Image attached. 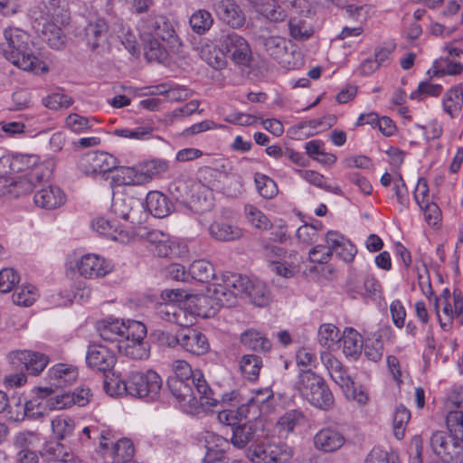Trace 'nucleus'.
Instances as JSON below:
<instances>
[{"label": "nucleus", "mask_w": 463, "mask_h": 463, "mask_svg": "<svg viewBox=\"0 0 463 463\" xmlns=\"http://www.w3.org/2000/svg\"><path fill=\"white\" fill-rule=\"evenodd\" d=\"M118 161L115 156L106 152H91L83 156L79 161L80 170L87 175H101L115 171Z\"/></svg>", "instance_id": "a211bd4d"}, {"label": "nucleus", "mask_w": 463, "mask_h": 463, "mask_svg": "<svg viewBox=\"0 0 463 463\" xmlns=\"http://www.w3.org/2000/svg\"><path fill=\"white\" fill-rule=\"evenodd\" d=\"M162 379L155 371L134 372L128 374L129 396L153 401L159 395Z\"/></svg>", "instance_id": "6e6552de"}, {"label": "nucleus", "mask_w": 463, "mask_h": 463, "mask_svg": "<svg viewBox=\"0 0 463 463\" xmlns=\"http://www.w3.org/2000/svg\"><path fill=\"white\" fill-rule=\"evenodd\" d=\"M380 288V283L372 275L354 277L346 284V291L353 298L375 296Z\"/></svg>", "instance_id": "2f4dec72"}, {"label": "nucleus", "mask_w": 463, "mask_h": 463, "mask_svg": "<svg viewBox=\"0 0 463 463\" xmlns=\"http://www.w3.org/2000/svg\"><path fill=\"white\" fill-rule=\"evenodd\" d=\"M33 396L25 402V412L16 416V419L38 420L49 413L47 387H38L33 390Z\"/></svg>", "instance_id": "c756f323"}, {"label": "nucleus", "mask_w": 463, "mask_h": 463, "mask_svg": "<svg viewBox=\"0 0 463 463\" xmlns=\"http://www.w3.org/2000/svg\"><path fill=\"white\" fill-rule=\"evenodd\" d=\"M33 16L39 24L52 22L68 24L70 22L68 3L66 0H42L33 11Z\"/></svg>", "instance_id": "4468645a"}, {"label": "nucleus", "mask_w": 463, "mask_h": 463, "mask_svg": "<svg viewBox=\"0 0 463 463\" xmlns=\"http://www.w3.org/2000/svg\"><path fill=\"white\" fill-rule=\"evenodd\" d=\"M438 319L441 328L448 331L454 319L463 324V298L459 293L450 295L448 289L436 299Z\"/></svg>", "instance_id": "9b49d317"}, {"label": "nucleus", "mask_w": 463, "mask_h": 463, "mask_svg": "<svg viewBox=\"0 0 463 463\" xmlns=\"http://www.w3.org/2000/svg\"><path fill=\"white\" fill-rule=\"evenodd\" d=\"M221 402L223 409L217 416L221 423L234 427L242 418L248 416V409L241 403L236 392L223 394Z\"/></svg>", "instance_id": "6ab92c4d"}, {"label": "nucleus", "mask_w": 463, "mask_h": 463, "mask_svg": "<svg viewBox=\"0 0 463 463\" xmlns=\"http://www.w3.org/2000/svg\"><path fill=\"white\" fill-rule=\"evenodd\" d=\"M244 215L247 222L255 229L267 231L272 227L269 218L253 204L244 206Z\"/></svg>", "instance_id": "bf43d9fd"}, {"label": "nucleus", "mask_w": 463, "mask_h": 463, "mask_svg": "<svg viewBox=\"0 0 463 463\" xmlns=\"http://www.w3.org/2000/svg\"><path fill=\"white\" fill-rule=\"evenodd\" d=\"M67 200L64 191L56 184H47L34 194L35 204L45 210H55L65 204Z\"/></svg>", "instance_id": "c85d7f7f"}, {"label": "nucleus", "mask_w": 463, "mask_h": 463, "mask_svg": "<svg viewBox=\"0 0 463 463\" xmlns=\"http://www.w3.org/2000/svg\"><path fill=\"white\" fill-rule=\"evenodd\" d=\"M110 435L107 439L99 440L97 449V463H132L135 449L128 439H120L116 442L110 441Z\"/></svg>", "instance_id": "1a4fd4ad"}, {"label": "nucleus", "mask_w": 463, "mask_h": 463, "mask_svg": "<svg viewBox=\"0 0 463 463\" xmlns=\"http://www.w3.org/2000/svg\"><path fill=\"white\" fill-rule=\"evenodd\" d=\"M43 163L35 154L6 153L0 157V175H43Z\"/></svg>", "instance_id": "0eeeda50"}, {"label": "nucleus", "mask_w": 463, "mask_h": 463, "mask_svg": "<svg viewBox=\"0 0 463 463\" xmlns=\"http://www.w3.org/2000/svg\"><path fill=\"white\" fill-rule=\"evenodd\" d=\"M259 42L263 45L269 55L286 66L285 60L282 59L287 52L285 38L279 35L260 36Z\"/></svg>", "instance_id": "8fccbe9b"}, {"label": "nucleus", "mask_w": 463, "mask_h": 463, "mask_svg": "<svg viewBox=\"0 0 463 463\" xmlns=\"http://www.w3.org/2000/svg\"><path fill=\"white\" fill-rule=\"evenodd\" d=\"M76 427V422L71 417L61 414L53 417L51 420V428L53 437L61 440L70 437Z\"/></svg>", "instance_id": "3c124183"}, {"label": "nucleus", "mask_w": 463, "mask_h": 463, "mask_svg": "<svg viewBox=\"0 0 463 463\" xmlns=\"http://www.w3.org/2000/svg\"><path fill=\"white\" fill-rule=\"evenodd\" d=\"M322 376L311 369H299L295 383V389L304 398L309 391L317 387L318 383H322Z\"/></svg>", "instance_id": "603ef678"}, {"label": "nucleus", "mask_w": 463, "mask_h": 463, "mask_svg": "<svg viewBox=\"0 0 463 463\" xmlns=\"http://www.w3.org/2000/svg\"><path fill=\"white\" fill-rule=\"evenodd\" d=\"M330 255L335 254L345 262H352L357 253L355 245L344 234L336 231H328L325 238Z\"/></svg>", "instance_id": "5701e85b"}, {"label": "nucleus", "mask_w": 463, "mask_h": 463, "mask_svg": "<svg viewBox=\"0 0 463 463\" xmlns=\"http://www.w3.org/2000/svg\"><path fill=\"white\" fill-rule=\"evenodd\" d=\"M260 15L270 22H281L287 17L280 0H247Z\"/></svg>", "instance_id": "79ce46f5"}, {"label": "nucleus", "mask_w": 463, "mask_h": 463, "mask_svg": "<svg viewBox=\"0 0 463 463\" xmlns=\"http://www.w3.org/2000/svg\"><path fill=\"white\" fill-rule=\"evenodd\" d=\"M139 321L132 319H120L115 317H108L97 323V330L100 337L110 343H115V347L119 342H122L129 335V326L131 323H138Z\"/></svg>", "instance_id": "aec40b11"}, {"label": "nucleus", "mask_w": 463, "mask_h": 463, "mask_svg": "<svg viewBox=\"0 0 463 463\" xmlns=\"http://www.w3.org/2000/svg\"><path fill=\"white\" fill-rule=\"evenodd\" d=\"M210 237L217 241H232L243 235V231L238 225L225 220H215L208 227Z\"/></svg>", "instance_id": "e433bc0d"}, {"label": "nucleus", "mask_w": 463, "mask_h": 463, "mask_svg": "<svg viewBox=\"0 0 463 463\" xmlns=\"http://www.w3.org/2000/svg\"><path fill=\"white\" fill-rule=\"evenodd\" d=\"M303 399L322 411L331 410L335 402L334 395L324 378Z\"/></svg>", "instance_id": "58836bf2"}, {"label": "nucleus", "mask_w": 463, "mask_h": 463, "mask_svg": "<svg viewBox=\"0 0 463 463\" xmlns=\"http://www.w3.org/2000/svg\"><path fill=\"white\" fill-rule=\"evenodd\" d=\"M172 369L174 374L168 378L167 384L181 411L196 414L201 408L217 406L219 402L212 397L210 386L201 371L192 370L184 360L174 361Z\"/></svg>", "instance_id": "f257e3e1"}, {"label": "nucleus", "mask_w": 463, "mask_h": 463, "mask_svg": "<svg viewBox=\"0 0 463 463\" xmlns=\"http://www.w3.org/2000/svg\"><path fill=\"white\" fill-rule=\"evenodd\" d=\"M291 449L283 444H260L249 449L247 457L253 463H279L290 458Z\"/></svg>", "instance_id": "2eb2a0df"}, {"label": "nucleus", "mask_w": 463, "mask_h": 463, "mask_svg": "<svg viewBox=\"0 0 463 463\" xmlns=\"http://www.w3.org/2000/svg\"><path fill=\"white\" fill-rule=\"evenodd\" d=\"M145 240L149 250L159 257H181L188 252V246L184 240L172 237L159 230L147 232Z\"/></svg>", "instance_id": "9d476101"}, {"label": "nucleus", "mask_w": 463, "mask_h": 463, "mask_svg": "<svg viewBox=\"0 0 463 463\" xmlns=\"http://www.w3.org/2000/svg\"><path fill=\"white\" fill-rule=\"evenodd\" d=\"M91 230L108 240L128 244L135 240L136 232L133 225L122 223L109 213L108 216H98L91 221Z\"/></svg>", "instance_id": "423d86ee"}, {"label": "nucleus", "mask_w": 463, "mask_h": 463, "mask_svg": "<svg viewBox=\"0 0 463 463\" xmlns=\"http://www.w3.org/2000/svg\"><path fill=\"white\" fill-rule=\"evenodd\" d=\"M191 203L198 204L196 212H203L213 206V193L201 183H194L192 185Z\"/></svg>", "instance_id": "052dcab7"}, {"label": "nucleus", "mask_w": 463, "mask_h": 463, "mask_svg": "<svg viewBox=\"0 0 463 463\" xmlns=\"http://www.w3.org/2000/svg\"><path fill=\"white\" fill-rule=\"evenodd\" d=\"M41 178L39 173H35L33 176L28 174L9 175V194L14 197L28 194Z\"/></svg>", "instance_id": "37998d69"}, {"label": "nucleus", "mask_w": 463, "mask_h": 463, "mask_svg": "<svg viewBox=\"0 0 463 463\" xmlns=\"http://www.w3.org/2000/svg\"><path fill=\"white\" fill-rule=\"evenodd\" d=\"M37 436L33 432L22 433L17 438V446L20 448L15 456V463H39V456L36 451L27 448Z\"/></svg>", "instance_id": "de8ad7c7"}, {"label": "nucleus", "mask_w": 463, "mask_h": 463, "mask_svg": "<svg viewBox=\"0 0 463 463\" xmlns=\"http://www.w3.org/2000/svg\"><path fill=\"white\" fill-rule=\"evenodd\" d=\"M266 437L267 433L261 420L256 419L254 421L234 427L232 442L235 447L241 449L250 441H257Z\"/></svg>", "instance_id": "a878e982"}, {"label": "nucleus", "mask_w": 463, "mask_h": 463, "mask_svg": "<svg viewBox=\"0 0 463 463\" xmlns=\"http://www.w3.org/2000/svg\"><path fill=\"white\" fill-rule=\"evenodd\" d=\"M39 24L42 25V39L51 48L59 50L64 46L66 36L63 33V27L67 24L52 22H43Z\"/></svg>", "instance_id": "c03bdc74"}, {"label": "nucleus", "mask_w": 463, "mask_h": 463, "mask_svg": "<svg viewBox=\"0 0 463 463\" xmlns=\"http://www.w3.org/2000/svg\"><path fill=\"white\" fill-rule=\"evenodd\" d=\"M222 49L237 65L248 66L252 59V52L248 41L241 35L232 32L222 40Z\"/></svg>", "instance_id": "f3484780"}, {"label": "nucleus", "mask_w": 463, "mask_h": 463, "mask_svg": "<svg viewBox=\"0 0 463 463\" xmlns=\"http://www.w3.org/2000/svg\"><path fill=\"white\" fill-rule=\"evenodd\" d=\"M145 206L156 218H165L173 212V203L169 198L159 191H150L146 194Z\"/></svg>", "instance_id": "ea45409f"}, {"label": "nucleus", "mask_w": 463, "mask_h": 463, "mask_svg": "<svg viewBox=\"0 0 463 463\" xmlns=\"http://www.w3.org/2000/svg\"><path fill=\"white\" fill-rule=\"evenodd\" d=\"M166 169V162L159 159L144 161L133 166H121L113 172L110 184L112 187L144 185Z\"/></svg>", "instance_id": "39448f33"}, {"label": "nucleus", "mask_w": 463, "mask_h": 463, "mask_svg": "<svg viewBox=\"0 0 463 463\" xmlns=\"http://www.w3.org/2000/svg\"><path fill=\"white\" fill-rule=\"evenodd\" d=\"M79 377L78 367L72 364L58 363L51 366L46 380L51 387L65 388L73 384Z\"/></svg>", "instance_id": "bb28decb"}, {"label": "nucleus", "mask_w": 463, "mask_h": 463, "mask_svg": "<svg viewBox=\"0 0 463 463\" xmlns=\"http://www.w3.org/2000/svg\"><path fill=\"white\" fill-rule=\"evenodd\" d=\"M273 400V392L269 388H265L252 392L251 396L244 405L248 409V413L253 411L252 416L256 417L257 412L267 414L271 411Z\"/></svg>", "instance_id": "a19ab883"}, {"label": "nucleus", "mask_w": 463, "mask_h": 463, "mask_svg": "<svg viewBox=\"0 0 463 463\" xmlns=\"http://www.w3.org/2000/svg\"><path fill=\"white\" fill-rule=\"evenodd\" d=\"M343 353L350 359L356 360L362 353V335L354 328L346 327L341 335Z\"/></svg>", "instance_id": "a18cd8bd"}, {"label": "nucleus", "mask_w": 463, "mask_h": 463, "mask_svg": "<svg viewBox=\"0 0 463 463\" xmlns=\"http://www.w3.org/2000/svg\"><path fill=\"white\" fill-rule=\"evenodd\" d=\"M85 41L92 51L109 47L113 42V33L108 35V25L104 19L98 18L88 24L84 30Z\"/></svg>", "instance_id": "b1692460"}, {"label": "nucleus", "mask_w": 463, "mask_h": 463, "mask_svg": "<svg viewBox=\"0 0 463 463\" xmlns=\"http://www.w3.org/2000/svg\"><path fill=\"white\" fill-rule=\"evenodd\" d=\"M404 276L411 282L413 288L416 280L424 296L429 297L432 294L428 269L424 264H415L413 267L405 270Z\"/></svg>", "instance_id": "49530a36"}, {"label": "nucleus", "mask_w": 463, "mask_h": 463, "mask_svg": "<svg viewBox=\"0 0 463 463\" xmlns=\"http://www.w3.org/2000/svg\"><path fill=\"white\" fill-rule=\"evenodd\" d=\"M64 265L68 278L86 280L101 279L115 270V263L111 259L96 252H73L67 256Z\"/></svg>", "instance_id": "20e7f679"}, {"label": "nucleus", "mask_w": 463, "mask_h": 463, "mask_svg": "<svg viewBox=\"0 0 463 463\" xmlns=\"http://www.w3.org/2000/svg\"><path fill=\"white\" fill-rule=\"evenodd\" d=\"M245 279L236 273L226 272L206 288V294H191L186 302V312L193 316L210 317L222 306L234 305V297L244 289Z\"/></svg>", "instance_id": "f03ea898"}, {"label": "nucleus", "mask_w": 463, "mask_h": 463, "mask_svg": "<svg viewBox=\"0 0 463 463\" xmlns=\"http://www.w3.org/2000/svg\"><path fill=\"white\" fill-rule=\"evenodd\" d=\"M443 109L451 118L458 115L463 105V90L459 86L451 88L442 100Z\"/></svg>", "instance_id": "6e6d98bb"}, {"label": "nucleus", "mask_w": 463, "mask_h": 463, "mask_svg": "<svg viewBox=\"0 0 463 463\" xmlns=\"http://www.w3.org/2000/svg\"><path fill=\"white\" fill-rule=\"evenodd\" d=\"M138 28L141 37H152L164 42H171L176 36L172 24L164 15H148L140 22Z\"/></svg>", "instance_id": "dca6fc26"}, {"label": "nucleus", "mask_w": 463, "mask_h": 463, "mask_svg": "<svg viewBox=\"0 0 463 463\" xmlns=\"http://www.w3.org/2000/svg\"><path fill=\"white\" fill-rule=\"evenodd\" d=\"M269 266L273 272L284 278H291L299 270V261L297 253L289 254V260H270Z\"/></svg>", "instance_id": "680f3d73"}, {"label": "nucleus", "mask_w": 463, "mask_h": 463, "mask_svg": "<svg viewBox=\"0 0 463 463\" xmlns=\"http://www.w3.org/2000/svg\"><path fill=\"white\" fill-rule=\"evenodd\" d=\"M197 439L203 443L206 450L203 459V463H213L222 458L225 447L228 444L225 439L207 430L198 433Z\"/></svg>", "instance_id": "cd10ccee"}, {"label": "nucleus", "mask_w": 463, "mask_h": 463, "mask_svg": "<svg viewBox=\"0 0 463 463\" xmlns=\"http://www.w3.org/2000/svg\"><path fill=\"white\" fill-rule=\"evenodd\" d=\"M213 24L212 14L205 9L194 11L189 18V25L192 31L199 35L206 33Z\"/></svg>", "instance_id": "4d7b16f0"}, {"label": "nucleus", "mask_w": 463, "mask_h": 463, "mask_svg": "<svg viewBox=\"0 0 463 463\" xmlns=\"http://www.w3.org/2000/svg\"><path fill=\"white\" fill-rule=\"evenodd\" d=\"M3 35L2 53L13 65L36 75L48 72L46 62L40 52L34 50L33 41L26 31L9 26L4 29Z\"/></svg>", "instance_id": "7ed1b4c3"}, {"label": "nucleus", "mask_w": 463, "mask_h": 463, "mask_svg": "<svg viewBox=\"0 0 463 463\" xmlns=\"http://www.w3.org/2000/svg\"><path fill=\"white\" fill-rule=\"evenodd\" d=\"M433 452L447 463H463V442L444 431H436L430 438Z\"/></svg>", "instance_id": "ddd939ff"}, {"label": "nucleus", "mask_w": 463, "mask_h": 463, "mask_svg": "<svg viewBox=\"0 0 463 463\" xmlns=\"http://www.w3.org/2000/svg\"><path fill=\"white\" fill-rule=\"evenodd\" d=\"M321 360L331 379L341 388L343 392L352 387L354 382L338 359L329 353H323Z\"/></svg>", "instance_id": "c9c22d12"}, {"label": "nucleus", "mask_w": 463, "mask_h": 463, "mask_svg": "<svg viewBox=\"0 0 463 463\" xmlns=\"http://www.w3.org/2000/svg\"><path fill=\"white\" fill-rule=\"evenodd\" d=\"M345 442L344 435L335 428L326 427L314 436V446L317 449L330 453L341 449Z\"/></svg>", "instance_id": "72a5a7b5"}, {"label": "nucleus", "mask_w": 463, "mask_h": 463, "mask_svg": "<svg viewBox=\"0 0 463 463\" xmlns=\"http://www.w3.org/2000/svg\"><path fill=\"white\" fill-rule=\"evenodd\" d=\"M194 50L207 64L220 70L226 65L225 53L209 39H202L194 46Z\"/></svg>", "instance_id": "f704fd0d"}, {"label": "nucleus", "mask_w": 463, "mask_h": 463, "mask_svg": "<svg viewBox=\"0 0 463 463\" xmlns=\"http://www.w3.org/2000/svg\"><path fill=\"white\" fill-rule=\"evenodd\" d=\"M188 268L189 281L195 280L201 283H208L215 278L213 265L204 259L194 260Z\"/></svg>", "instance_id": "09e8293b"}, {"label": "nucleus", "mask_w": 463, "mask_h": 463, "mask_svg": "<svg viewBox=\"0 0 463 463\" xmlns=\"http://www.w3.org/2000/svg\"><path fill=\"white\" fill-rule=\"evenodd\" d=\"M305 149L310 157L321 164L333 165L337 160L335 155L325 150L324 143L321 140L316 139L307 142Z\"/></svg>", "instance_id": "5fc2aeb1"}, {"label": "nucleus", "mask_w": 463, "mask_h": 463, "mask_svg": "<svg viewBox=\"0 0 463 463\" xmlns=\"http://www.w3.org/2000/svg\"><path fill=\"white\" fill-rule=\"evenodd\" d=\"M212 7L223 23L233 29H240L245 24V14L235 0H213Z\"/></svg>", "instance_id": "412c9836"}, {"label": "nucleus", "mask_w": 463, "mask_h": 463, "mask_svg": "<svg viewBox=\"0 0 463 463\" xmlns=\"http://www.w3.org/2000/svg\"><path fill=\"white\" fill-rule=\"evenodd\" d=\"M241 279H245L247 281L243 283V291L234 297V303L238 298L243 296H249L252 303L259 307L267 305L270 299V294L267 289L266 286L260 280H251L246 276L238 274Z\"/></svg>", "instance_id": "4c0bfd02"}, {"label": "nucleus", "mask_w": 463, "mask_h": 463, "mask_svg": "<svg viewBox=\"0 0 463 463\" xmlns=\"http://www.w3.org/2000/svg\"><path fill=\"white\" fill-rule=\"evenodd\" d=\"M455 408L450 410L446 417V425L449 433L463 442V398L458 395H450L446 408Z\"/></svg>", "instance_id": "7c9ffc66"}, {"label": "nucleus", "mask_w": 463, "mask_h": 463, "mask_svg": "<svg viewBox=\"0 0 463 463\" xmlns=\"http://www.w3.org/2000/svg\"><path fill=\"white\" fill-rule=\"evenodd\" d=\"M39 298V291L32 284L18 287L12 295L13 302L17 306L30 307Z\"/></svg>", "instance_id": "338daca9"}, {"label": "nucleus", "mask_w": 463, "mask_h": 463, "mask_svg": "<svg viewBox=\"0 0 463 463\" xmlns=\"http://www.w3.org/2000/svg\"><path fill=\"white\" fill-rule=\"evenodd\" d=\"M410 420V410L402 404L397 405L392 414V430L397 439L401 440L404 438Z\"/></svg>", "instance_id": "e2e57ef3"}, {"label": "nucleus", "mask_w": 463, "mask_h": 463, "mask_svg": "<svg viewBox=\"0 0 463 463\" xmlns=\"http://www.w3.org/2000/svg\"><path fill=\"white\" fill-rule=\"evenodd\" d=\"M190 295L191 293L182 288L165 289L161 293V298L164 302L161 307L167 308L172 306L186 311V302Z\"/></svg>", "instance_id": "0e129e2a"}, {"label": "nucleus", "mask_w": 463, "mask_h": 463, "mask_svg": "<svg viewBox=\"0 0 463 463\" xmlns=\"http://www.w3.org/2000/svg\"><path fill=\"white\" fill-rule=\"evenodd\" d=\"M9 359L13 364H23L33 375H39L50 363L47 354L32 350L14 351Z\"/></svg>", "instance_id": "4be33fe9"}, {"label": "nucleus", "mask_w": 463, "mask_h": 463, "mask_svg": "<svg viewBox=\"0 0 463 463\" xmlns=\"http://www.w3.org/2000/svg\"><path fill=\"white\" fill-rule=\"evenodd\" d=\"M86 363L89 367L94 370L109 371L116 364L115 353L105 345H90L87 350Z\"/></svg>", "instance_id": "393cba45"}, {"label": "nucleus", "mask_w": 463, "mask_h": 463, "mask_svg": "<svg viewBox=\"0 0 463 463\" xmlns=\"http://www.w3.org/2000/svg\"><path fill=\"white\" fill-rule=\"evenodd\" d=\"M181 347L191 354L202 355L210 349L207 337L200 331L184 327L180 329Z\"/></svg>", "instance_id": "473e14b6"}, {"label": "nucleus", "mask_w": 463, "mask_h": 463, "mask_svg": "<svg viewBox=\"0 0 463 463\" xmlns=\"http://www.w3.org/2000/svg\"><path fill=\"white\" fill-rule=\"evenodd\" d=\"M131 199L123 197L113 199L109 214L115 217L116 220L124 221L123 223L132 225L134 220L131 217Z\"/></svg>", "instance_id": "69168bd1"}, {"label": "nucleus", "mask_w": 463, "mask_h": 463, "mask_svg": "<svg viewBox=\"0 0 463 463\" xmlns=\"http://www.w3.org/2000/svg\"><path fill=\"white\" fill-rule=\"evenodd\" d=\"M341 332L336 326L331 323L322 324L317 332L318 343L327 348L334 349L341 340Z\"/></svg>", "instance_id": "13d9d810"}, {"label": "nucleus", "mask_w": 463, "mask_h": 463, "mask_svg": "<svg viewBox=\"0 0 463 463\" xmlns=\"http://www.w3.org/2000/svg\"><path fill=\"white\" fill-rule=\"evenodd\" d=\"M261 367L262 360L255 354H245L240 361V370L242 375L250 381L258 378Z\"/></svg>", "instance_id": "774afa93"}, {"label": "nucleus", "mask_w": 463, "mask_h": 463, "mask_svg": "<svg viewBox=\"0 0 463 463\" xmlns=\"http://www.w3.org/2000/svg\"><path fill=\"white\" fill-rule=\"evenodd\" d=\"M129 326L130 333L127 337L119 342L117 349L124 355L136 359H146L150 354V347L145 341L146 335V327L141 323H131Z\"/></svg>", "instance_id": "f8f14e48"}, {"label": "nucleus", "mask_w": 463, "mask_h": 463, "mask_svg": "<svg viewBox=\"0 0 463 463\" xmlns=\"http://www.w3.org/2000/svg\"><path fill=\"white\" fill-rule=\"evenodd\" d=\"M304 420V415L299 411H290L281 416L277 423L276 430L280 438H287L294 429Z\"/></svg>", "instance_id": "864d4df0"}]
</instances>
